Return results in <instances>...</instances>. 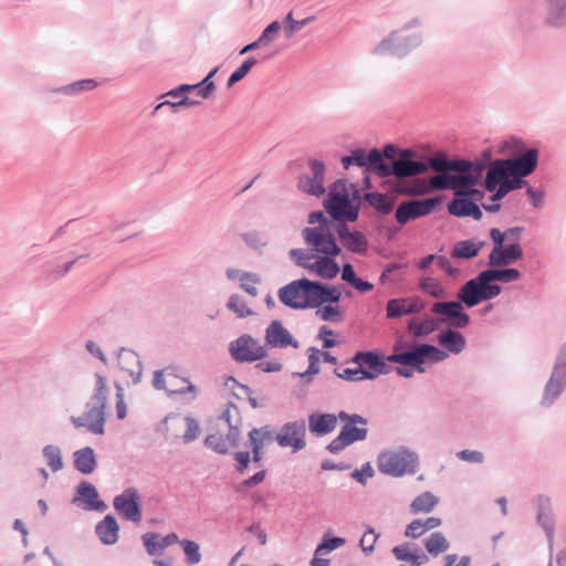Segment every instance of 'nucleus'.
<instances>
[{"instance_id":"nucleus-13","label":"nucleus","mask_w":566,"mask_h":566,"mask_svg":"<svg viewBox=\"0 0 566 566\" xmlns=\"http://www.w3.org/2000/svg\"><path fill=\"white\" fill-rule=\"evenodd\" d=\"M422 42L420 34L399 35L392 32L389 36L380 41L374 49L376 55H389L394 57L406 56L412 49L418 48Z\"/></svg>"},{"instance_id":"nucleus-10","label":"nucleus","mask_w":566,"mask_h":566,"mask_svg":"<svg viewBox=\"0 0 566 566\" xmlns=\"http://www.w3.org/2000/svg\"><path fill=\"white\" fill-rule=\"evenodd\" d=\"M334 228L322 229V226L306 227L302 230L304 242L317 254L337 256L342 249L333 234Z\"/></svg>"},{"instance_id":"nucleus-24","label":"nucleus","mask_w":566,"mask_h":566,"mask_svg":"<svg viewBox=\"0 0 566 566\" xmlns=\"http://www.w3.org/2000/svg\"><path fill=\"white\" fill-rule=\"evenodd\" d=\"M264 346L272 348H286L289 346L298 348L300 343L292 334L283 326L281 321H272L265 329Z\"/></svg>"},{"instance_id":"nucleus-15","label":"nucleus","mask_w":566,"mask_h":566,"mask_svg":"<svg viewBox=\"0 0 566 566\" xmlns=\"http://www.w3.org/2000/svg\"><path fill=\"white\" fill-rule=\"evenodd\" d=\"M229 352L232 359L241 364L259 361L268 355L266 346L260 345L250 334H242L232 340Z\"/></svg>"},{"instance_id":"nucleus-37","label":"nucleus","mask_w":566,"mask_h":566,"mask_svg":"<svg viewBox=\"0 0 566 566\" xmlns=\"http://www.w3.org/2000/svg\"><path fill=\"white\" fill-rule=\"evenodd\" d=\"M305 296L303 300V310L317 308L323 305V282L312 281L305 277Z\"/></svg>"},{"instance_id":"nucleus-48","label":"nucleus","mask_w":566,"mask_h":566,"mask_svg":"<svg viewBox=\"0 0 566 566\" xmlns=\"http://www.w3.org/2000/svg\"><path fill=\"white\" fill-rule=\"evenodd\" d=\"M346 543L344 537L331 536L329 532H326L321 543L316 546L314 555L319 556L327 554L332 551L337 549Z\"/></svg>"},{"instance_id":"nucleus-28","label":"nucleus","mask_w":566,"mask_h":566,"mask_svg":"<svg viewBox=\"0 0 566 566\" xmlns=\"http://www.w3.org/2000/svg\"><path fill=\"white\" fill-rule=\"evenodd\" d=\"M484 172L485 177H482L479 185L493 188L494 186L505 185L513 170L507 158H497Z\"/></svg>"},{"instance_id":"nucleus-45","label":"nucleus","mask_w":566,"mask_h":566,"mask_svg":"<svg viewBox=\"0 0 566 566\" xmlns=\"http://www.w3.org/2000/svg\"><path fill=\"white\" fill-rule=\"evenodd\" d=\"M218 419L220 421L224 422L228 426V429H232L235 427L237 429L241 430V427H242L241 412H240V409L238 408V406L232 402H228L224 406V409L222 410V412L220 413Z\"/></svg>"},{"instance_id":"nucleus-9","label":"nucleus","mask_w":566,"mask_h":566,"mask_svg":"<svg viewBox=\"0 0 566 566\" xmlns=\"http://www.w3.org/2000/svg\"><path fill=\"white\" fill-rule=\"evenodd\" d=\"M490 238L492 239L494 247L489 254V266H509L523 258V249L521 244L517 241L505 244L500 229L492 228L490 230Z\"/></svg>"},{"instance_id":"nucleus-11","label":"nucleus","mask_w":566,"mask_h":566,"mask_svg":"<svg viewBox=\"0 0 566 566\" xmlns=\"http://www.w3.org/2000/svg\"><path fill=\"white\" fill-rule=\"evenodd\" d=\"M442 202L441 196L402 201L396 208L395 219L400 227L432 213Z\"/></svg>"},{"instance_id":"nucleus-62","label":"nucleus","mask_w":566,"mask_h":566,"mask_svg":"<svg viewBox=\"0 0 566 566\" xmlns=\"http://www.w3.org/2000/svg\"><path fill=\"white\" fill-rule=\"evenodd\" d=\"M322 321L325 322H337L340 321L342 312L338 306H334L332 304H327L324 306L317 307L315 313Z\"/></svg>"},{"instance_id":"nucleus-64","label":"nucleus","mask_w":566,"mask_h":566,"mask_svg":"<svg viewBox=\"0 0 566 566\" xmlns=\"http://www.w3.org/2000/svg\"><path fill=\"white\" fill-rule=\"evenodd\" d=\"M219 66L213 67L206 77L201 81L202 88L198 91V96L201 98H209L216 90V84L212 77L218 73Z\"/></svg>"},{"instance_id":"nucleus-60","label":"nucleus","mask_w":566,"mask_h":566,"mask_svg":"<svg viewBox=\"0 0 566 566\" xmlns=\"http://www.w3.org/2000/svg\"><path fill=\"white\" fill-rule=\"evenodd\" d=\"M378 537H379V534L376 533L375 528L371 526H367V528L359 542L361 551L367 555L371 554L375 549V544H376Z\"/></svg>"},{"instance_id":"nucleus-19","label":"nucleus","mask_w":566,"mask_h":566,"mask_svg":"<svg viewBox=\"0 0 566 566\" xmlns=\"http://www.w3.org/2000/svg\"><path fill=\"white\" fill-rule=\"evenodd\" d=\"M428 170L440 172L439 175L463 176L470 169V160L462 157L449 158L444 153H438L429 160H424Z\"/></svg>"},{"instance_id":"nucleus-58","label":"nucleus","mask_w":566,"mask_h":566,"mask_svg":"<svg viewBox=\"0 0 566 566\" xmlns=\"http://www.w3.org/2000/svg\"><path fill=\"white\" fill-rule=\"evenodd\" d=\"M186 430L182 434V440L185 443H190L199 438L201 433V427L199 421L190 416L185 417Z\"/></svg>"},{"instance_id":"nucleus-7","label":"nucleus","mask_w":566,"mask_h":566,"mask_svg":"<svg viewBox=\"0 0 566 566\" xmlns=\"http://www.w3.org/2000/svg\"><path fill=\"white\" fill-rule=\"evenodd\" d=\"M566 390V342L559 347L549 377L544 385L539 405L551 408Z\"/></svg>"},{"instance_id":"nucleus-18","label":"nucleus","mask_w":566,"mask_h":566,"mask_svg":"<svg viewBox=\"0 0 566 566\" xmlns=\"http://www.w3.org/2000/svg\"><path fill=\"white\" fill-rule=\"evenodd\" d=\"M115 511L126 521L139 523L143 518L139 494L135 488H127L113 500Z\"/></svg>"},{"instance_id":"nucleus-6","label":"nucleus","mask_w":566,"mask_h":566,"mask_svg":"<svg viewBox=\"0 0 566 566\" xmlns=\"http://www.w3.org/2000/svg\"><path fill=\"white\" fill-rule=\"evenodd\" d=\"M339 420L344 422L338 436L327 446L326 450L332 454H338L348 446L364 441L368 434V420L358 413L339 411Z\"/></svg>"},{"instance_id":"nucleus-50","label":"nucleus","mask_w":566,"mask_h":566,"mask_svg":"<svg viewBox=\"0 0 566 566\" xmlns=\"http://www.w3.org/2000/svg\"><path fill=\"white\" fill-rule=\"evenodd\" d=\"M42 453L48 465L53 472H57L63 469L62 452L57 446L48 444L43 448Z\"/></svg>"},{"instance_id":"nucleus-55","label":"nucleus","mask_w":566,"mask_h":566,"mask_svg":"<svg viewBox=\"0 0 566 566\" xmlns=\"http://www.w3.org/2000/svg\"><path fill=\"white\" fill-rule=\"evenodd\" d=\"M256 63L258 61L253 56H250L243 61V63L229 76L227 82L228 87H232L234 84L244 78Z\"/></svg>"},{"instance_id":"nucleus-39","label":"nucleus","mask_w":566,"mask_h":566,"mask_svg":"<svg viewBox=\"0 0 566 566\" xmlns=\"http://www.w3.org/2000/svg\"><path fill=\"white\" fill-rule=\"evenodd\" d=\"M335 256H318L313 262L312 271L323 279H334L339 273V265L334 260Z\"/></svg>"},{"instance_id":"nucleus-57","label":"nucleus","mask_w":566,"mask_h":566,"mask_svg":"<svg viewBox=\"0 0 566 566\" xmlns=\"http://www.w3.org/2000/svg\"><path fill=\"white\" fill-rule=\"evenodd\" d=\"M143 544L146 548V552L150 556L161 555L164 553L163 546L159 542V534L154 532H148L142 535Z\"/></svg>"},{"instance_id":"nucleus-53","label":"nucleus","mask_w":566,"mask_h":566,"mask_svg":"<svg viewBox=\"0 0 566 566\" xmlns=\"http://www.w3.org/2000/svg\"><path fill=\"white\" fill-rule=\"evenodd\" d=\"M406 303H408L406 297L390 298L386 304V317L397 319L407 315Z\"/></svg>"},{"instance_id":"nucleus-14","label":"nucleus","mask_w":566,"mask_h":566,"mask_svg":"<svg viewBox=\"0 0 566 566\" xmlns=\"http://www.w3.org/2000/svg\"><path fill=\"white\" fill-rule=\"evenodd\" d=\"M458 301L436 302L431 306L433 314L440 315L439 323L453 329L464 328L470 324V316L464 312L465 303L457 295Z\"/></svg>"},{"instance_id":"nucleus-20","label":"nucleus","mask_w":566,"mask_h":566,"mask_svg":"<svg viewBox=\"0 0 566 566\" xmlns=\"http://www.w3.org/2000/svg\"><path fill=\"white\" fill-rule=\"evenodd\" d=\"M536 522L544 531L547 538L548 551L552 553L554 552L555 543V520L551 497L539 494L536 497Z\"/></svg>"},{"instance_id":"nucleus-35","label":"nucleus","mask_w":566,"mask_h":566,"mask_svg":"<svg viewBox=\"0 0 566 566\" xmlns=\"http://www.w3.org/2000/svg\"><path fill=\"white\" fill-rule=\"evenodd\" d=\"M439 344L452 354H460L465 348V337L453 328L441 331L438 335Z\"/></svg>"},{"instance_id":"nucleus-42","label":"nucleus","mask_w":566,"mask_h":566,"mask_svg":"<svg viewBox=\"0 0 566 566\" xmlns=\"http://www.w3.org/2000/svg\"><path fill=\"white\" fill-rule=\"evenodd\" d=\"M473 203L474 201L472 198L458 196L455 191L453 199L448 202L447 208L451 216L464 218L469 217L470 208Z\"/></svg>"},{"instance_id":"nucleus-59","label":"nucleus","mask_w":566,"mask_h":566,"mask_svg":"<svg viewBox=\"0 0 566 566\" xmlns=\"http://www.w3.org/2000/svg\"><path fill=\"white\" fill-rule=\"evenodd\" d=\"M525 149L526 147L524 145V142L515 136H511L510 138L504 139L500 146L501 153H510L512 157L516 156L517 154L522 153Z\"/></svg>"},{"instance_id":"nucleus-31","label":"nucleus","mask_w":566,"mask_h":566,"mask_svg":"<svg viewBox=\"0 0 566 566\" xmlns=\"http://www.w3.org/2000/svg\"><path fill=\"white\" fill-rule=\"evenodd\" d=\"M154 433L160 447L164 443L175 444L177 441V413L172 411L167 413L156 423Z\"/></svg>"},{"instance_id":"nucleus-38","label":"nucleus","mask_w":566,"mask_h":566,"mask_svg":"<svg viewBox=\"0 0 566 566\" xmlns=\"http://www.w3.org/2000/svg\"><path fill=\"white\" fill-rule=\"evenodd\" d=\"M484 247L483 241L463 240L454 244L451 251V258L470 260L475 258Z\"/></svg>"},{"instance_id":"nucleus-12","label":"nucleus","mask_w":566,"mask_h":566,"mask_svg":"<svg viewBox=\"0 0 566 566\" xmlns=\"http://www.w3.org/2000/svg\"><path fill=\"white\" fill-rule=\"evenodd\" d=\"M387 361V356L385 357L378 350H358L350 358V363L363 368L360 378L365 380H375L380 375H388L392 367Z\"/></svg>"},{"instance_id":"nucleus-1","label":"nucleus","mask_w":566,"mask_h":566,"mask_svg":"<svg viewBox=\"0 0 566 566\" xmlns=\"http://www.w3.org/2000/svg\"><path fill=\"white\" fill-rule=\"evenodd\" d=\"M521 277L520 270L515 268H491L479 272L474 277L468 280L458 291V296L472 308L484 301L499 296L502 286L497 282L512 283Z\"/></svg>"},{"instance_id":"nucleus-23","label":"nucleus","mask_w":566,"mask_h":566,"mask_svg":"<svg viewBox=\"0 0 566 566\" xmlns=\"http://www.w3.org/2000/svg\"><path fill=\"white\" fill-rule=\"evenodd\" d=\"M106 408L85 407V411L78 417H71V422L76 428L85 427L94 434H103L105 431Z\"/></svg>"},{"instance_id":"nucleus-47","label":"nucleus","mask_w":566,"mask_h":566,"mask_svg":"<svg viewBox=\"0 0 566 566\" xmlns=\"http://www.w3.org/2000/svg\"><path fill=\"white\" fill-rule=\"evenodd\" d=\"M449 542L446 536L441 532L432 533L426 541L424 547L427 552L431 555H439L449 549Z\"/></svg>"},{"instance_id":"nucleus-25","label":"nucleus","mask_w":566,"mask_h":566,"mask_svg":"<svg viewBox=\"0 0 566 566\" xmlns=\"http://www.w3.org/2000/svg\"><path fill=\"white\" fill-rule=\"evenodd\" d=\"M538 149L535 147L526 148L514 157H509L507 160L513 172L517 177L531 176L538 165Z\"/></svg>"},{"instance_id":"nucleus-17","label":"nucleus","mask_w":566,"mask_h":566,"mask_svg":"<svg viewBox=\"0 0 566 566\" xmlns=\"http://www.w3.org/2000/svg\"><path fill=\"white\" fill-rule=\"evenodd\" d=\"M306 424L304 420L289 421L284 423L275 436V441L281 448L291 447L294 452L306 447Z\"/></svg>"},{"instance_id":"nucleus-22","label":"nucleus","mask_w":566,"mask_h":566,"mask_svg":"<svg viewBox=\"0 0 566 566\" xmlns=\"http://www.w3.org/2000/svg\"><path fill=\"white\" fill-rule=\"evenodd\" d=\"M241 440V430L235 427L232 429H228L226 434L216 432L208 434L203 444L206 448L212 450L218 454H228L231 449L238 448L240 446Z\"/></svg>"},{"instance_id":"nucleus-63","label":"nucleus","mask_w":566,"mask_h":566,"mask_svg":"<svg viewBox=\"0 0 566 566\" xmlns=\"http://www.w3.org/2000/svg\"><path fill=\"white\" fill-rule=\"evenodd\" d=\"M241 238L243 242L253 250H261L266 245L264 237L255 230L242 233Z\"/></svg>"},{"instance_id":"nucleus-51","label":"nucleus","mask_w":566,"mask_h":566,"mask_svg":"<svg viewBox=\"0 0 566 566\" xmlns=\"http://www.w3.org/2000/svg\"><path fill=\"white\" fill-rule=\"evenodd\" d=\"M314 251L306 249H292L289 252L291 260L300 268L312 270L315 259Z\"/></svg>"},{"instance_id":"nucleus-26","label":"nucleus","mask_w":566,"mask_h":566,"mask_svg":"<svg viewBox=\"0 0 566 566\" xmlns=\"http://www.w3.org/2000/svg\"><path fill=\"white\" fill-rule=\"evenodd\" d=\"M304 287L305 277L294 280L279 290V300L292 310H303Z\"/></svg>"},{"instance_id":"nucleus-8","label":"nucleus","mask_w":566,"mask_h":566,"mask_svg":"<svg viewBox=\"0 0 566 566\" xmlns=\"http://www.w3.org/2000/svg\"><path fill=\"white\" fill-rule=\"evenodd\" d=\"M417 157V153L410 148L399 150L397 158L391 163L382 160L379 177L407 178L426 174L428 167L424 165V160Z\"/></svg>"},{"instance_id":"nucleus-46","label":"nucleus","mask_w":566,"mask_h":566,"mask_svg":"<svg viewBox=\"0 0 566 566\" xmlns=\"http://www.w3.org/2000/svg\"><path fill=\"white\" fill-rule=\"evenodd\" d=\"M168 377L177 378V370L175 367L169 366L164 369L156 370L154 373L153 387L157 390H165L169 397H172L177 391L167 388Z\"/></svg>"},{"instance_id":"nucleus-29","label":"nucleus","mask_w":566,"mask_h":566,"mask_svg":"<svg viewBox=\"0 0 566 566\" xmlns=\"http://www.w3.org/2000/svg\"><path fill=\"white\" fill-rule=\"evenodd\" d=\"M78 500L84 502V509L87 511L104 512L107 509L105 502L99 500L96 488L87 481H82L76 486V496L72 502L75 503Z\"/></svg>"},{"instance_id":"nucleus-56","label":"nucleus","mask_w":566,"mask_h":566,"mask_svg":"<svg viewBox=\"0 0 566 566\" xmlns=\"http://www.w3.org/2000/svg\"><path fill=\"white\" fill-rule=\"evenodd\" d=\"M261 282V277L253 272H242L240 275V287L251 296L258 295L256 284Z\"/></svg>"},{"instance_id":"nucleus-3","label":"nucleus","mask_w":566,"mask_h":566,"mask_svg":"<svg viewBox=\"0 0 566 566\" xmlns=\"http://www.w3.org/2000/svg\"><path fill=\"white\" fill-rule=\"evenodd\" d=\"M470 160V169L463 176L437 175L431 178V186L437 190H450L457 186H479L482 176L495 159L491 147L483 149L479 157Z\"/></svg>"},{"instance_id":"nucleus-40","label":"nucleus","mask_w":566,"mask_h":566,"mask_svg":"<svg viewBox=\"0 0 566 566\" xmlns=\"http://www.w3.org/2000/svg\"><path fill=\"white\" fill-rule=\"evenodd\" d=\"M439 326V319L430 316H427L421 322L416 319L408 322V331L417 338L432 334Z\"/></svg>"},{"instance_id":"nucleus-52","label":"nucleus","mask_w":566,"mask_h":566,"mask_svg":"<svg viewBox=\"0 0 566 566\" xmlns=\"http://www.w3.org/2000/svg\"><path fill=\"white\" fill-rule=\"evenodd\" d=\"M419 287L427 294L436 298H442L447 296V291L440 281L433 277H423L419 282Z\"/></svg>"},{"instance_id":"nucleus-4","label":"nucleus","mask_w":566,"mask_h":566,"mask_svg":"<svg viewBox=\"0 0 566 566\" xmlns=\"http://www.w3.org/2000/svg\"><path fill=\"white\" fill-rule=\"evenodd\" d=\"M377 467L379 472L394 478L413 475L419 469V457L408 447L400 446L381 451L377 457Z\"/></svg>"},{"instance_id":"nucleus-61","label":"nucleus","mask_w":566,"mask_h":566,"mask_svg":"<svg viewBox=\"0 0 566 566\" xmlns=\"http://www.w3.org/2000/svg\"><path fill=\"white\" fill-rule=\"evenodd\" d=\"M265 476H266V471L265 470H260L256 473H254L252 476H250L249 479H245V480L241 481L240 483H238L234 486V490L238 493H243L247 490H249V489H251L253 486H256L260 483H262L264 481Z\"/></svg>"},{"instance_id":"nucleus-27","label":"nucleus","mask_w":566,"mask_h":566,"mask_svg":"<svg viewBox=\"0 0 566 566\" xmlns=\"http://www.w3.org/2000/svg\"><path fill=\"white\" fill-rule=\"evenodd\" d=\"M350 156L354 164L364 168L366 172L380 175V166L382 164L380 149L373 148L367 153L364 148L358 147L350 151Z\"/></svg>"},{"instance_id":"nucleus-41","label":"nucleus","mask_w":566,"mask_h":566,"mask_svg":"<svg viewBox=\"0 0 566 566\" xmlns=\"http://www.w3.org/2000/svg\"><path fill=\"white\" fill-rule=\"evenodd\" d=\"M95 379H96V382H95L94 392L90 397L85 407L106 408L107 391H108L107 386H106V379L101 374H96Z\"/></svg>"},{"instance_id":"nucleus-33","label":"nucleus","mask_w":566,"mask_h":566,"mask_svg":"<svg viewBox=\"0 0 566 566\" xmlns=\"http://www.w3.org/2000/svg\"><path fill=\"white\" fill-rule=\"evenodd\" d=\"M74 468L82 474H91L97 467L95 451L92 447H84L73 453Z\"/></svg>"},{"instance_id":"nucleus-5","label":"nucleus","mask_w":566,"mask_h":566,"mask_svg":"<svg viewBox=\"0 0 566 566\" xmlns=\"http://www.w3.org/2000/svg\"><path fill=\"white\" fill-rule=\"evenodd\" d=\"M326 213L335 223L355 222L359 216V205L354 203L344 179L336 180L323 202Z\"/></svg>"},{"instance_id":"nucleus-21","label":"nucleus","mask_w":566,"mask_h":566,"mask_svg":"<svg viewBox=\"0 0 566 566\" xmlns=\"http://www.w3.org/2000/svg\"><path fill=\"white\" fill-rule=\"evenodd\" d=\"M334 231L337 233L338 239L343 247L355 254L364 255L368 250V240L360 231H352L347 222L335 223Z\"/></svg>"},{"instance_id":"nucleus-43","label":"nucleus","mask_w":566,"mask_h":566,"mask_svg":"<svg viewBox=\"0 0 566 566\" xmlns=\"http://www.w3.org/2000/svg\"><path fill=\"white\" fill-rule=\"evenodd\" d=\"M366 199L381 214H389L395 208V200L385 193L369 192Z\"/></svg>"},{"instance_id":"nucleus-44","label":"nucleus","mask_w":566,"mask_h":566,"mask_svg":"<svg viewBox=\"0 0 566 566\" xmlns=\"http://www.w3.org/2000/svg\"><path fill=\"white\" fill-rule=\"evenodd\" d=\"M438 504V497L434 496L431 492L426 491L413 499L410 504V510L412 513H429L433 510V507Z\"/></svg>"},{"instance_id":"nucleus-36","label":"nucleus","mask_w":566,"mask_h":566,"mask_svg":"<svg viewBox=\"0 0 566 566\" xmlns=\"http://www.w3.org/2000/svg\"><path fill=\"white\" fill-rule=\"evenodd\" d=\"M98 86V82L94 78H83L73 83L52 88L51 92L55 94H63L66 96H78L85 92H91Z\"/></svg>"},{"instance_id":"nucleus-30","label":"nucleus","mask_w":566,"mask_h":566,"mask_svg":"<svg viewBox=\"0 0 566 566\" xmlns=\"http://www.w3.org/2000/svg\"><path fill=\"white\" fill-rule=\"evenodd\" d=\"M338 420L339 412L337 415L313 412L308 416L310 432L316 437L326 436L336 429Z\"/></svg>"},{"instance_id":"nucleus-2","label":"nucleus","mask_w":566,"mask_h":566,"mask_svg":"<svg viewBox=\"0 0 566 566\" xmlns=\"http://www.w3.org/2000/svg\"><path fill=\"white\" fill-rule=\"evenodd\" d=\"M398 340L394 345V352L387 356L388 363L399 364L395 368L398 376L411 378L415 371L424 373L426 363H440L448 357V353L431 344L410 343Z\"/></svg>"},{"instance_id":"nucleus-16","label":"nucleus","mask_w":566,"mask_h":566,"mask_svg":"<svg viewBox=\"0 0 566 566\" xmlns=\"http://www.w3.org/2000/svg\"><path fill=\"white\" fill-rule=\"evenodd\" d=\"M308 166L311 174H303L298 177L297 188L306 195L319 198L326 192L324 186L325 164L318 159H311Z\"/></svg>"},{"instance_id":"nucleus-32","label":"nucleus","mask_w":566,"mask_h":566,"mask_svg":"<svg viewBox=\"0 0 566 566\" xmlns=\"http://www.w3.org/2000/svg\"><path fill=\"white\" fill-rule=\"evenodd\" d=\"M95 534L104 545L117 543L119 537V525L116 518L108 514L95 525Z\"/></svg>"},{"instance_id":"nucleus-54","label":"nucleus","mask_w":566,"mask_h":566,"mask_svg":"<svg viewBox=\"0 0 566 566\" xmlns=\"http://www.w3.org/2000/svg\"><path fill=\"white\" fill-rule=\"evenodd\" d=\"M227 306L240 318L254 315V312L248 306L247 302L238 294H233L229 297Z\"/></svg>"},{"instance_id":"nucleus-49","label":"nucleus","mask_w":566,"mask_h":566,"mask_svg":"<svg viewBox=\"0 0 566 566\" xmlns=\"http://www.w3.org/2000/svg\"><path fill=\"white\" fill-rule=\"evenodd\" d=\"M179 547L185 553V562L188 565H196L201 560L200 546L191 539H179Z\"/></svg>"},{"instance_id":"nucleus-34","label":"nucleus","mask_w":566,"mask_h":566,"mask_svg":"<svg viewBox=\"0 0 566 566\" xmlns=\"http://www.w3.org/2000/svg\"><path fill=\"white\" fill-rule=\"evenodd\" d=\"M545 23L553 28L566 25V0H546Z\"/></svg>"}]
</instances>
